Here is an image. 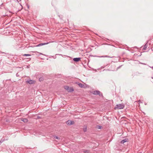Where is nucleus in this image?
Masks as SVG:
<instances>
[{"mask_svg": "<svg viewBox=\"0 0 153 153\" xmlns=\"http://www.w3.org/2000/svg\"><path fill=\"white\" fill-rule=\"evenodd\" d=\"M40 53V54H42L41 53Z\"/></svg>", "mask_w": 153, "mask_h": 153, "instance_id": "nucleus-19", "label": "nucleus"}, {"mask_svg": "<svg viewBox=\"0 0 153 153\" xmlns=\"http://www.w3.org/2000/svg\"><path fill=\"white\" fill-rule=\"evenodd\" d=\"M64 88L67 91L69 89V87L68 86H64Z\"/></svg>", "mask_w": 153, "mask_h": 153, "instance_id": "nucleus-11", "label": "nucleus"}, {"mask_svg": "<svg viewBox=\"0 0 153 153\" xmlns=\"http://www.w3.org/2000/svg\"><path fill=\"white\" fill-rule=\"evenodd\" d=\"M100 91H95L93 92L92 93L94 95H99L100 96Z\"/></svg>", "mask_w": 153, "mask_h": 153, "instance_id": "nucleus-2", "label": "nucleus"}, {"mask_svg": "<svg viewBox=\"0 0 153 153\" xmlns=\"http://www.w3.org/2000/svg\"><path fill=\"white\" fill-rule=\"evenodd\" d=\"M27 82L30 84H33L35 82V81L31 80H30L27 81Z\"/></svg>", "mask_w": 153, "mask_h": 153, "instance_id": "nucleus-6", "label": "nucleus"}, {"mask_svg": "<svg viewBox=\"0 0 153 153\" xmlns=\"http://www.w3.org/2000/svg\"><path fill=\"white\" fill-rule=\"evenodd\" d=\"M127 141V140L126 139H125L124 140H122L120 143H122V144H123L125 142H126Z\"/></svg>", "mask_w": 153, "mask_h": 153, "instance_id": "nucleus-9", "label": "nucleus"}, {"mask_svg": "<svg viewBox=\"0 0 153 153\" xmlns=\"http://www.w3.org/2000/svg\"><path fill=\"white\" fill-rule=\"evenodd\" d=\"M81 59L80 58H75L73 59V60L76 62H78Z\"/></svg>", "mask_w": 153, "mask_h": 153, "instance_id": "nucleus-5", "label": "nucleus"}, {"mask_svg": "<svg viewBox=\"0 0 153 153\" xmlns=\"http://www.w3.org/2000/svg\"><path fill=\"white\" fill-rule=\"evenodd\" d=\"M102 57H110V56H102Z\"/></svg>", "mask_w": 153, "mask_h": 153, "instance_id": "nucleus-17", "label": "nucleus"}, {"mask_svg": "<svg viewBox=\"0 0 153 153\" xmlns=\"http://www.w3.org/2000/svg\"><path fill=\"white\" fill-rule=\"evenodd\" d=\"M4 141V140H0V144Z\"/></svg>", "mask_w": 153, "mask_h": 153, "instance_id": "nucleus-16", "label": "nucleus"}, {"mask_svg": "<svg viewBox=\"0 0 153 153\" xmlns=\"http://www.w3.org/2000/svg\"><path fill=\"white\" fill-rule=\"evenodd\" d=\"M78 85L79 87H81V88L83 87V86H84V85L82 84V83H79V84Z\"/></svg>", "mask_w": 153, "mask_h": 153, "instance_id": "nucleus-13", "label": "nucleus"}, {"mask_svg": "<svg viewBox=\"0 0 153 153\" xmlns=\"http://www.w3.org/2000/svg\"><path fill=\"white\" fill-rule=\"evenodd\" d=\"M124 105L123 104H119L116 105L115 108V109H123L124 107Z\"/></svg>", "mask_w": 153, "mask_h": 153, "instance_id": "nucleus-1", "label": "nucleus"}, {"mask_svg": "<svg viewBox=\"0 0 153 153\" xmlns=\"http://www.w3.org/2000/svg\"><path fill=\"white\" fill-rule=\"evenodd\" d=\"M74 91V89L73 88H69V89H68V90H67L69 92H72Z\"/></svg>", "mask_w": 153, "mask_h": 153, "instance_id": "nucleus-8", "label": "nucleus"}, {"mask_svg": "<svg viewBox=\"0 0 153 153\" xmlns=\"http://www.w3.org/2000/svg\"><path fill=\"white\" fill-rule=\"evenodd\" d=\"M53 137L54 138H55V139H58V140H60V137H58L57 136H53Z\"/></svg>", "mask_w": 153, "mask_h": 153, "instance_id": "nucleus-12", "label": "nucleus"}, {"mask_svg": "<svg viewBox=\"0 0 153 153\" xmlns=\"http://www.w3.org/2000/svg\"><path fill=\"white\" fill-rule=\"evenodd\" d=\"M16 76H19V75L18 74V73H17L16 74Z\"/></svg>", "mask_w": 153, "mask_h": 153, "instance_id": "nucleus-18", "label": "nucleus"}, {"mask_svg": "<svg viewBox=\"0 0 153 153\" xmlns=\"http://www.w3.org/2000/svg\"><path fill=\"white\" fill-rule=\"evenodd\" d=\"M24 56H31V55L30 54H24L23 55Z\"/></svg>", "mask_w": 153, "mask_h": 153, "instance_id": "nucleus-14", "label": "nucleus"}, {"mask_svg": "<svg viewBox=\"0 0 153 153\" xmlns=\"http://www.w3.org/2000/svg\"><path fill=\"white\" fill-rule=\"evenodd\" d=\"M67 123L68 125H71L73 124L74 123V122L73 121L68 120L67 121Z\"/></svg>", "mask_w": 153, "mask_h": 153, "instance_id": "nucleus-3", "label": "nucleus"}, {"mask_svg": "<svg viewBox=\"0 0 153 153\" xmlns=\"http://www.w3.org/2000/svg\"><path fill=\"white\" fill-rule=\"evenodd\" d=\"M152 79H153V77H152Z\"/></svg>", "mask_w": 153, "mask_h": 153, "instance_id": "nucleus-20", "label": "nucleus"}, {"mask_svg": "<svg viewBox=\"0 0 153 153\" xmlns=\"http://www.w3.org/2000/svg\"><path fill=\"white\" fill-rule=\"evenodd\" d=\"M21 120L24 123H27L28 122L27 119L25 118H21Z\"/></svg>", "mask_w": 153, "mask_h": 153, "instance_id": "nucleus-7", "label": "nucleus"}, {"mask_svg": "<svg viewBox=\"0 0 153 153\" xmlns=\"http://www.w3.org/2000/svg\"><path fill=\"white\" fill-rule=\"evenodd\" d=\"M152 68H153V67H152Z\"/></svg>", "mask_w": 153, "mask_h": 153, "instance_id": "nucleus-21", "label": "nucleus"}, {"mask_svg": "<svg viewBox=\"0 0 153 153\" xmlns=\"http://www.w3.org/2000/svg\"><path fill=\"white\" fill-rule=\"evenodd\" d=\"M1 53H3V54H4L5 55H7L8 54V53H5V52H1Z\"/></svg>", "mask_w": 153, "mask_h": 153, "instance_id": "nucleus-15", "label": "nucleus"}, {"mask_svg": "<svg viewBox=\"0 0 153 153\" xmlns=\"http://www.w3.org/2000/svg\"><path fill=\"white\" fill-rule=\"evenodd\" d=\"M147 45L146 44L144 46L143 48V50H146V48H147Z\"/></svg>", "mask_w": 153, "mask_h": 153, "instance_id": "nucleus-10", "label": "nucleus"}, {"mask_svg": "<svg viewBox=\"0 0 153 153\" xmlns=\"http://www.w3.org/2000/svg\"><path fill=\"white\" fill-rule=\"evenodd\" d=\"M48 43H49L48 42H46V43H40V44H39L38 45H37L36 46H37V47H39V46H42V45H45L48 44Z\"/></svg>", "mask_w": 153, "mask_h": 153, "instance_id": "nucleus-4", "label": "nucleus"}]
</instances>
